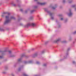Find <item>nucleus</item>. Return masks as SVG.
<instances>
[{
  "label": "nucleus",
  "instance_id": "nucleus-4",
  "mask_svg": "<svg viewBox=\"0 0 76 76\" xmlns=\"http://www.w3.org/2000/svg\"><path fill=\"white\" fill-rule=\"evenodd\" d=\"M9 53V56L10 57H13V55L12 54V51H8Z\"/></svg>",
  "mask_w": 76,
  "mask_h": 76
},
{
  "label": "nucleus",
  "instance_id": "nucleus-9",
  "mask_svg": "<svg viewBox=\"0 0 76 76\" xmlns=\"http://www.w3.org/2000/svg\"><path fill=\"white\" fill-rule=\"evenodd\" d=\"M21 60H22V59L21 58H19L18 59V62H20V61H21Z\"/></svg>",
  "mask_w": 76,
  "mask_h": 76
},
{
  "label": "nucleus",
  "instance_id": "nucleus-28",
  "mask_svg": "<svg viewBox=\"0 0 76 76\" xmlns=\"http://www.w3.org/2000/svg\"><path fill=\"white\" fill-rule=\"evenodd\" d=\"M37 76V75H35V76Z\"/></svg>",
  "mask_w": 76,
  "mask_h": 76
},
{
  "label": "nucleus",
  "instance_id": "nucleus-13",
  "mask_svg": "<svg viewBox=\"0 0 76 76\" xmlns=\"http://www.w3.org/2000/svg\"><path fill=\"white\" fill-rule=\"evenodd\" d=\"M47 66V65L46 64H43V66Z\"/></svg>",
  "mask_w": 76,
  "mask_h": 76
},
{
  "label": "nucleus",
  "instance_id": "nucleus-3",
  "mask_svg": "<svg viewBox=\"0 0 76 76\" xmlns=\"http://www.w3.org/2000/svg\"><path fill=\"white\" fill-rule=\"evenodd\" d=\"M72 11H71V10H69V12L67 13L68 15L69 16H72Z\"/></svg>",
  "mask_w": 76,
  "mask_h": 76
},
{
  "label": "nucleus",
  "instance_id": "nucleus-5",
  "mask_svg": "<svg viewBox=\"0 0 76 76\" xmlns=\"http://www.w3.org/2000/svg\"><path fill=\"white\" fill-rule=\"evenodd\" d=\"M60 40H61V38H59L55 41V42H59V41H60Z\"/></svg>",
  "mask_w": 76,
  "mask_h": 76
},
{
  "label": "nucleus",
  "instance_id": "nucleus-25",
  "mask_svg": "<svg viewBox=\"0 0 76 76\" xmlns=\"http://www.w3.org/2000/svg\"><path fill=\"white\" fill-rule=\"evenodd\" d=\"M49 14H50V15H51V13H50Z\"/></svg>",
  "mask_w": 76,
  "mask_h": 76
},
{
  "label": "nucleus",
  "instance_id": "nucleus-2",
  "mask_svg": "<svg viewBox=\"0 0 76 76\" xmlns=\"http://www.w3.org/2000/svg\"><path fill=\"white\" fill-rule=\"evenodd\" d=\"M37 24L35 23H28L26 26V27H28V26H36Z\"/></svg>",
  "mask_w": 76,
  "mask_h": 76
},
{
  "label": "nucleus",
  "instance_id": "nucleus-27",
  "mask_svg": "<svg viewBox=\"0 0 76 76\" xmlns=\"http://www.w3.org/2000/svg\"><path fill=\"white\" fill-rule=\"evenodd\" d=\"M35 0V1H37V0Z\"/></svg>",
  "mask_w": 76,
  "mask_h": 76
},
{
  "label": "nucleus",
  "instance_id": "nucleus-6",
  "mask_svg": "<svg viewBox=\"0 0 76 76\" xmlns=\"http://www.w3.org/2000/svg\"><path fill=\"white\" fill-rule=\"evenodd\" d=\"M37 4H39L40 5H43V4H44V3H41L40 2H38Z\"/></svg>",
  "mask_w": 76,
  "mask_h": 76
},
{
  "label": "nucleus",
  "instance_id": "nucleus-19",
  "mask_svg": "<svg viewBox=\"0 0 76 76\" xmlns=\"http://www.w3.org/2000/svg\"><path fill=\"white\" fill-rule=\"evenodd\" d=\"M63 19H64L63 18H61V20H63Z\"/></svg>",
  "mask_w": 76,
  "mask_h": 76
},
{
  "label": "nucleus",
  "instance_id": "nucleus-1",
  "mask_svg": "<svg viewBox=\"0 0 76 76\" xmlns=\"http://www.w3.org/2000/svg\"><path fill=\"white\" fill-rule=\"evenodd\" d=\"M10 13H8V15L5 16V20L4 22V25H6L9 23L10 22V20L12 19H15V17L13 16H10Z\"/></svg>",
  "mask_w": 76,
  "mask_h": 76
},
{
  "label": "nucleus",
  "instance_id": "nucleus-18",
  "mask_svg": "<svg viewBox=\"0 0 76 76\" xmlns=\"http://www.w3.org/2000/svg\"><path fill=\"white\" fill-rule=\"evenodd\" d=\"M24 76H28V75H26V74H24Z\"/></svg>",
  "mask_w": 76,
  "mask_h": 76
},
{
  "label": "nucleus",
  "instance_id": "nucleus-15",
  "mask_svg": "<svg viewBox=\"0 0 76 76\" xmlns=\"http://www.w3.org/2000/svg\"><path fill=\"white\" fill-rule=\"evenodd\" d=\"M44 52H45V51H44V50H43L42 51L41 53H44Z\"/></svg>",
  "mask_w": 76,
  "mask_h": 76
},
{
  "label": "nucleus",
  "instance_id": "nucleus-8",
  "mask_svg": "<svg viewBox=\"0 0 76 76\" xmlns=\"http://www.w3.org/2000/svg\"><path fill=\"white\" fill-rule=\"evenodd\" d=\"M8 13H9V12H5V13H4L2 14L1 15L2 17H4V14L7 13V15H8Z\"/></svg>",
  "mask_w": 76,
  "mask_h": 76
},
{
  "label": "nucleus",
  "instance_id": "nucleus-30",
  "mask_svg": "<svg viewBox=\"0 0 76 76\" xmlns=\"http://www.w3.org/2000/svg\"><path fill=\"white\" fill-rule=\"evenodd\" d=\"M14 5V6H15V5Z\"/></svg>",
  "mask_w": 76,
  "mask_h": 76
},
{
  "label": "nucleus",
  "instance_id": "nucleus-7",
  "mask_svg": "<svg viewBox=\"0 0 76 76\" xmlns=\"http://www.w3.org/2000/svg\"><path fill=\"white\" fill-rule=\"evenodd\" d=\"M31 63V61H25L24 62V64H27V63Z\"/></svg>",
  "mask_w": 76,
  "mask_h": 76
},
{
  "label": "nucleus",
  "instance_id": "nucleus-22",
  "mask_svg": "<svg viewBox=\"0 0 76 76\" xmlns=\"http://www.w3.org/2000/svg\"><path fill=\"white\" fill-rule=\"evenodd\" d=\"M53 9H55V8H54V7H53Z\"/></svg>",
  "mask_w": 76,
  "mask_h": 76
},
{
  "label": "nucleus",
  "instance_id": "nucleus-26",
  "mask_svg": "<svg viewBox=\"0 0 76 76\" xmlns=\"http://www.w3.org/2000/svg\"><path fill=\"white\" fill-rule=\"evenodd\" d=\"M6 51H7V50H6V51H4V52H6Z\"/></svg>",
  "mask_w": 76,
  "mask_h": 76
},
{
  "label": "nucleus",
  "instance_id": "nucleus-23",
  "mask_svg": "<svg viewBox=\"0 0 76 76\" xmlns=\"http://www.w3.org/2000/svg\"><path fill=\"white\" fill-rule=\"evenodd\" d=\"M68 54H69L68 53H67L66 54V56H67V55H68Z\"/></svg>",
  "mask_w": 76,
  "mask_h": 76
},
{
  "label": "nucleus",
  "instance_id": "nucleus-20",
  "mask_svg": "<svg viewBox=\"0 0 76 76\" xmlns=\"http://www.w3.org/2000/svg\"><path fill=\"white\" fill-rule=\"evenodd\" d=\"M65 1V0H63V3H64Z\"/></svg>",
  "mask_w": 76,
  "mask_h": 76
},
{
  "label": "nucleus",
  "instance_id": "nucleus-14",
  "mask_svg": "<svg viewBox=\"0 0 76 76\" xmlns=\"http://www.w3.org/2000/svg\"><path fill=\"white\" fill-rule=\"evenodd\" d=\"M73 34H76V31H75L73 33Z\"/></svg>",
  "mask_w": 76,
  "mask_h": 76
},
{
  "label": "nucleus",
  "instance_id": "nucleus-11",
  "mask_svg": "<svg viewBox=\"0 0 76 76\" xmlns=\"http://www.w3.org/2000/svg\"><path fill=\"white\" fill-rule=\"evenodd\" d=\"M72 63L73 64H75L76 63V62L74 61H72Z\"/></svg>",
  "mask_w": 76,
  "mask_h": 76
},
{
  "label": "nucleus",
  "instance_id": "nucleus-16",
  "mask_svg": "<svg viewBox=\"0 0 76 76\" xmlns=\"http://www.w3.org/2000/svg\"><path fill=\"white\" fill-rule=\"evenodd\" d=\"M33 12H34V10H32V11H31V13H32Z\"/></svg>",
  "mask_w": 76,
  "mask_h": 76
},
{
  "label": "nucleus",
  "instance_id": "nucleus-12",
  "mask_svg": "<svg viewBox=\"0 0 76 76\" xmlns=\"http://www.w3.org/2000/svg\"><path fill=\"white\" fill-rule=\"evenodd\" d=\"M51 19H54V17L53 16H51Z\"/></svg>",
  "mask_w": 76,
  "mask_h": 76
},
{
  "label": "nucleus",
  "instance_id": "nucleus-24",
  "mask_svg": "<svg viewBox=\"0 0 76 76\" xmlns=\"http://www.w3.org/2000/svg\"><path fill=\"white\" fill-rule=\"evenodd\" d=\"M32 50H34V49L33 48V49H32Z\"/></svg>",
  "mask_w": 76,
  "mask_h": 76
},
{
  "label": "nucleus",
  "instance_id": "nucleus-29",
  "mask_svg": "<svg viewBox=\"0 0 76 76\" xmlns=\"http://www.w3.org/2000/svg\"><path fill=\"white\" fill-rule=\"evenodd\" d=\"M74 6H75V5H74Z\"/></svg>",
  "mask_w": 76,
  "mask_h": 76
},
{
  "label": "nucleus",
  "instance_id": "nucleus-10",
  "mask_svg": "<svg viewBox=\"0 0 76 76\" xmlns=\"http://www.w3.org/2000/svg\"><path fill=\"white\" fill-rule=\"evenodd\" d=\"M36 63L37 64H39L40 63L39 62L37 61L36 62Z\"/></svg>",
  "mask_w": 76,
  "mask_h": 76
},
{
  "label": "nucleus",
  "instance_id": "nucleus-17",
  "mask_svg": "<svg viewBox=\"0 0 76 76\" xmlns=\"http://www.w3.org/2000/svg\"><path fill=\"white\" fill-rule=\"evenodd\" d=\"M2 30L3 29L1 27H0V31H2Z\"/></svg>",
  "mask_w": 76,
  "mask_h": 76
},
{
  "label": "nucleus",
  "instance_id": "nucleus-21",
  "mask_svg": "<svg viewBox=\"0 0 76 76\" xmlns=\"http://www.w3.org/2000/svg\"><path fill=\"white\" fill-rule=\"evenodd\" d=\"M3 57L1 56H0V58H2Z\"/></svg>",
  "mask_w": 76,
  "mask_h": 76
}]
</instances>
